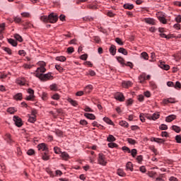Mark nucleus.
Returning <instances> with one entry per match:
<instances>
[{
	"mask_svg": "<svg viewBox=\"0 0 181 181\" xmlns=\"http://www.w3.org/2000/svg\"><path fill=\"white\" fill-rule=\"evenodd\" d=\"M35 77L40 78L41 81H47V80H53V76H52V73L43 74V73H46V68H45V66L38 67L35 71Z\"/></svg>",
	"mask_w": 181,
	"mask_h": 181,
	"instance_id": "obj_1",
	"label": "nucleus"
},
{
	"mask_svg": "<svg viewBox=\"0 0 181 181\" xmlns=\"http://www.w3.org/2000/svg\"><path fill=\"white\" fill-rule=\"evenodd\" d=\"M59 19V17L57 16V14L56 13H50L49 16H43L40 17V21L42 22H45V23L47 22H49V23H56Z\"/></svg>",
	"mask_w": 181,
	"mask_h": 181,
	"instance_id": "obj_2",
	"label": "nucleus"
},
{
	"mask_svg": "<svg viewBox=\"0 0 181 181\" xmlns=\"http://www.w3.org/2000/svg\"><path fill=\"white\" fill-rule=\"evenodd\" d=\"M98 163L102 165V166H105L107 165V161L105 160V155L103 153L98 154Z\"/></svg>",
	"mask_w": 181,
	"mask_h": 181,
	"instance_id": "obj_3",
	"label": "nucleus"
},
{
	"mask_svg": "<svg viewBox=\"0 0 181 181\" xmlns=\"http://www.w3.org/2000/svg\"><path fill=\"white\" fill-rule=\"evenodd\" d=\"M28 93L30 95L27 96L25 100H27V101H33L35 100V90L32 88H28Z\"/></svg>",
	"mask_w": 181,
	"mask_h": 181,
	"instance_id": "obj_4",
	"label": "nucleus"
},
{
	"mask_svg": "<svg viewBox=\"0 0 181 181\" xmlns=\"http://www.w3.org/2000/svg\"><path fill=\"white\" fill-rule=\"evenodd\" d=\"M13 121L18 128H21L23 125V122H22V119L18 116H14L13 117Z\"/></svg>",
	"mask_w": 181,
	"mask_h": 181,
	"instance_id": "obj_5",
	"label": "nucleus"
},
{
	"mask_svg": "<svg viewBox=\"0 0 181 181\" xmlns=\"http://www.w3.org/2000/svg\"><path fill=\"white\" fill-rule=\"evenodd\" d=\"M115 98L116 100H118V101H121V102L125 100V97L124 96V94H122V93H119V92H117V93H115Z\"/></svg>",
	"mask_w": 181,
	"mask_h": 181,
	"instance_id": "obj_6",
	"label": "nucleus"
},
{
	"mask_svg": "<svg viewBox=\"0 0 181 181\" xmlns=\"http://www.w3.org/2000/svg\"><path fill=\"white\" fill-rule=\"evenodd\" d=\"M160 117V115L158 113H154L152 116L149 115H146V117L147 119H153V121H156Z\"/></svg>",
	"mask_w": 181,
	"mask_h": 181,
	"instance_id": "obj_7",
	"label": "nucleus"
},
{
	"mask_svg": "<svg viewBox=\"0 0 181 181\" xmlns=\"http://www.w3.org/2000/svg\"><path fill=\"white\" fill-rule=\"evenodd\" d=\"M122 86L124 88H129L132 86V82L131 81H124L122 83Z\"/></svg>",
	"mask_w": 181,
	"mask_h": 181,
	"instance_id": "obj_8",
	"label": "nucleus"
},
{
	"mask_svg": "<svg viewBox=\"0 0 181 181\" xmlns=\"http://www.w3.org/2000/svg\"><path fill=\"white\" fill-rule=\"evenodd\" d=\"M4 139L5 141H6V143L7 144H13V139H12V136H11V134H6L5 136H4Z\"/></svg>",
	"mask_w": 181,
	"mask_h": 181,
	"instance_id": "obj_9",
	"label": "nucleus"
},
{
	"mask_svg": "<svg viewBox=\"0 0 181 181\" xmlns=\"http://www.w3.org/2000/svg\"><path fill=\"white\" fill-rule=\"evenodd\" d=\"M37 148H38L39 151H45V152H47V151L48 150L47 146H46V144H45V143L40 144L37 146Z\"/></svg>",
	"mask_w": 181,
	"mask_h": 181,
	"instance_id": "obj_10",
	"label": "nucleus"
},
{
	"mask_svg": "<svg viewBox=\"0 0 181 181\" xmlns=\"http://www.w3.org/2000/svg\"><path fill=\"white\" fill-rule=\"evenodd\" d=\"M109 52H110V54L115 56L117 53V47H115L114 45H112L109 49Z\"/></svg>",
	"mask_w": 181,
	"mask_h": 181,
	"instance_id": "obj_11",
	"label": "nucleus"
},
{
	"mask_svg": "<svg viewBox=\"0 0 181 181\" xmlns=\"http://www.w3.org/2000/svg\"><path fill=\"white\" fill-rule=\"evenodd\" d=\"M159 67H160V69H163V70H169V69H170V66L166 64H165V62H160L159 64Z\"/></svg>",
	"mask_w": 181,
	"mask_h": 181,
	"instance_id": "obj_12",
	"label": "nucleus"
},
{
	"mask_svg": "<svg viewBox=\"0 0 181 181\" xmlns=\"http://www.w3.org/2000/svg\"><path fill=\"white\" fill-rule=\"evenodd\" d=\"M144 22L148 25H156L155 21L153 18H144Z\"/></svg>",
	"mask_w": 181,
	"mask_h": 181,
	"instance_id": "obj_13",
	"label": "nucleus"
},
{
	"mask_svg": "<svg viewBox=\"0 0 181 181\" xmlns=\"http://www.w3.org/2000/svg\"><path fill=\"white\" fill-rule=\"evenodd\" d=\"M173 119H176V115H171L166 117L165 121H166V122H172V121H173Z\"/></svg>",
	"mask_w": 181,
	"mask_h": 181,
	"instance_id": "obj_14",
	"label": "nucleus"
},
{
	"mask_svg": "<svg viewBox=\"0 0 181 181\" xmlns=\"http://www.w3.org/2000/svg\"><path fill=\"white\" fill-rule=\"evenodd\" d=\"M16 83L20 86H25V84H26V79H25V78L17 79Z\"/></svg>",
	"mask_w": 181,
	"mask_h": 181,
	"instance_id": "obj_15",
	"label": "nucleus"
},
{
	"mask_svg": "<svg viewBox=\"0 0 181 181\" xmlns=\"http://www.w3.org/2000/svg\"><path fill=\"white\" fill-rule=\"evenodd\" d=\"M84 117L88 118V119H95V115L91 113H85Z\"/></svg>",
	"mask_w": 181,
	"mask_h": 181,
	"instance_id": "obj_16",
	"label": "nucleus"
},
{
	"mask_svg": "<svg viewBox=\"0 0 181 181\" xmlns=\"http://www.w3.org/2000/svg\"><path fill=\"white\" fill-rule=\"evenodd\" d=\"M139 80L140 83H145V80H146V74H143L139 76Z\"/></svg>",
	"mask_w": 181,
	"mask_h": 181,
	"instance_id": "obj_17",
	"label": "nucleus"
},
{
	"mask_svg": "<svg viewBox=\"0 0 181 181\" xmlns=\"http://www.w3.org/2000/svg\"><path fill=\"white\" fill-rule=\"evenodd\" d=\"M140 57L144 59V60H148L149 59V55H148V53L146 52H143L141 54Z\"/></svg>",
	"mask_w": 181,
	"mask_h": 181,
	"instance_id": "obj_18",
	"label": "nucleus"
},
{
	"mask_svg": "<svg viewBox=\"0 0 181 181\" xmlns=\"http://www.w3.org/2000/svg\"><path fill=\"white\" fill-rule=\"evenodd\" d=\"M126 169L132 172V170H134V166L132 165V163L128 162L126 165Z\"/></svg>",
	"mask_w": 181,
	"mask_h": 181,
	"instance_id": "obj_19",
	"label": "nucleus"
},
{
	"mask_svg": "<svg viewBox=\"0 0 181 181\" xmlns=\"http://www.w3.org/2000/svg\"><path fill=\"white\" fill-rule=\"evenodd\" d=\"M153 141L156 142L157 144H165V139H159V138H153Z\"/></svg>",
	"mask_w": 181,
	"mask_h": 181,
	"instance_id": "obj_20",
	"label": "nucleus"
},
{
	"mask_svg": "<svg viewBox=\"0 0 181 181\" xmlns=\"http://www.w3.org/2000/svg\"><path fill=\"white\" fill-rule=\"evenodd\" d=\"M8 43H10V45H11L12 46H13L14 47H16V46H18V42H16L15 41V40L12 39V38H9L8 40Z\"/></svg>",
	"mask_w": 181,
	"mask_h": 181,
	"instance_id": "obj_21",
	"label": "nucleus"
},
{
	"mask_svg": "<svg viewBox=\"0 0 181 181\" xmlns=\"http://www.w3.org/2000/svg\"><path fill=\"white\" fill-rule=\"evenodd\" d=\"M124 9H129L131 11V9H134V4H124Z\"/></svg>",
	"mask_w": 181,
	"mask_h": 181,
	"instance_id": "obj_22",
	"label": "nucleus"
},
{
	"mask_svg": "<svg viewBox=\"0 0 181 181\" xmlns=\"http://www.w3.org/2000/svg\"><path fill=\"white\" fill-rule=\"evenodd\" d=\"M69 103H70V104H71V105H73L74 107H77V105H78V103H77V101L71 99V98H69L68 99Z\"/></svg>",
	"mask_w": 181,
	"mask_h": 181,
	"instance_id": "obj_23",
	"label": "nucleus"
},
{
	"mask_svg": "<svg viewBox=\"0 0 181 181\" xmlns=\"http://www.w3.org/2000/svg\"><path fill=\"white\" fill-rule=\"evenodd\" d=\"M118 52L119 53L124 54V56H127V54H128V52L127 51V49H125V48L120 47L119 48Z\"/></svg>",
	"mask_w": 181,
	"mask_h": 181,
	"instance_id": "obj_24",
	"label": "nucleus"
},
{
	"mask_svg": "<svg viewBox=\"0 0 181 181\" xmlns=\"http://www.w3.org/2000/svg\"><path fill=\"white\" fill-rule=\"evenodd\" d=\"M49 88L50 90H52V91H57V90H59V88H57V84L56 83L50 85Z\"/></svg>",
	"mask_w": 181,
	"mask_h": 181,
	"instance_id": "obj_25",
	"label": "nucleus"
},
{
	"mask_svg": "<svg viewBox=\"0 0 181 181\" xmlns=\"http://www.w3.org/2000/svg\"><path fill=\"white\" fill-rule=\"evenodd\" d=\"M119 125L121 127H124V128H128V127H129V124H128V122H127L125 121H121L119 122Z\"/></svg>",
	"mask_w": 181,
	"mask_h": 181,
	"instance_id": "obj_26",
	"label": "nucleus"
},
{
	"mask_svg": "<svg viewBox=\"0 0 181 181\" xmlns=\"http://www.w3.org/2000/svg\"><path fill=\"white\" fill-rule=\"evenodd\" d=\"M117 175L119 176H125V173L124 172V170L119 168L117 170Z\"/></svg>",
	"mask_w": 181,
	"mask_h": 181,
	"instance_id": "obj_27",
	"label": "nucleus"
},
{
	"mask_svg": "<svg viewBox=\"0 0 181 181\" xmlns=\"http://www.w3.org/2000/svg\"><path fill=\"white\" fill-rule=\"evenodd\" d=\"M172 129L173 131H175V132H177V134H179V132H180V127L176 125H173L172 127Z\"/></svg>",
	"mask_w": 181,
	"mask_h": 181,
	"instance_id": "obj_28",
	"label": "nucleus"
},
{
	"mask_svg": "<svg viewBox=\"0 0 181 181\" xmlns=\"http://www.w3.org/2000/svg\"><path fill=\"white\" fill-rule=\"evenodd\" d=\"M115 42H116V43H117V45H119V46L124 45V42H122V40H121V38H119V37H117L115 39Z\"/></svg>",
	"mask_w": 181,
	"mask_h": 181,
	"instance_id": "obj_29",
	"label": "nucleus"
},
{
	"mask_svg": "<svg viewBox=\"0 0 181 181\" xmlns=\"http://www.w3.org/2000/svg\"><path fill=\"white\" fill-rule=\"evenodd\" d=\"M108 142H114L115 141V137L114 136L110 134L107 139Z\"/></svg>",
	"mask_w": 181,
	"mask_h": 181,
	"instance_id": "obj_30",
	"label": "nucleus"
},
{
	"mask_svg": "<svg viewBox=\"0 0 181 181\" xmlns=\"http://www.w3.org/2000/svg\"><path fill=\"white\" fill-rule=\"evenodd\" d=\"M92 90H93V86L91 85H88L85 88V91H86L87 93H91Z\"/></svg>",
	"mask_w": 181,
	"mask_h": 181,
	"instance_id": "obj_31",
	"label": "nucleus"
},
{
	"mask_svg": "<svg viewBox=\"0 0 181 181\" xmlns=\"http://www.w3.org/2000/svg\"><path fill=\"white\" fill-rule=\"evenodd\" d=\"M103 121H105V122L107 124H109V125H112V121L108 117H104Z\"/></svg>",
	"mask_w": 181,
	"mask_h": 181,
	"instance_id": "obj_32",
	"label": "nucleus"
},
{
	"mask_svg": "<svg viewBox=\"0 0 181 181\" xmlns=\"http://www.w3.org/2000/svg\"><path fill=\"white\" fill-rule=\"evenodd\" d=\"M147 175L149 176V177H155V176H156V172L150 171L147 173Z\"/></svg>",
	"mask_w": 181,
	"mask_h": 181,
	"instance_id": "obj_33",
	"label": "nucleus"
},
{
	"mask_svg": "<svg viewBox=\"0 0 181 181\" xmlns=\"http://www.w3.org/2000/svg\"><path fill=\"white\" fill-rule=\"evenodd\" d=\"M130 153L132 154V156L133 158H135V156H136V153H138V151H136V148H133V149L131 151Z\"/></svg>",
	"mask_w": 181,
	"mask_h": 181,
	"instance_id": "obj_34",
	"label": "nucleus"
},
{
	"mask_svg": "<svg viewBox=\"0 0 181 181\" xmlns=\"http://www.w3.org/2000/svg\"><path fill=\"white\" fill-rule=\"evenodd\" d=\"M54 153H57V155H60V153H62V151L60 150V148H59V147H54Z\"/></svg>",
	"mask_w": 181,
	"mask_h": 181,
	"instance_id": "obj_35",
	"label": "nucleus"
},
{
	"mask_svg": "<svg viewBox=\"0 0 181 181\" xmlns=\"http://www.w3.org/2000/svg\"><path fill=\"white\" fill-rule=\"evenodd\" d=\"M7 111L10 113V114H15V112H16V110H15V107H8Z\"/></svg>",
	"mask_w": 181,
	"mask_h": 181,
	"instance_id": "obj_36",
	"label": "nucleus"
},
{
	"mask_svg": "<svg viewBox=\"0 0 181 181\" xmlns=\"http://www.w3.org/2000/svg\"><path fill=\"white\" fill-rule=\"evenodd\" d=\"M3 50H4V52L8 53V54H12V50L10 48L4 47Z\"/></svg>",
	"mask_w": 181,
	"mask_h": 181,
	"instance_id": "obj_37",
	"label": "nucleus"
},
{
	"mask_svg": "<svg viewBox=\"0 0 181 181\" xmlns=\"http://www.w3.org/2000/svg\"><path fill=\"white\" fill-rule=\"evenodd\" d=\"M140 120L141 121V122H145V118H146V115L141 113L140 114Z\"/></svg>",
	"mask_w": 181,
	"mask_h": 181,
	"instance_id": "obj_38",
	"label": "nucleus"
},
{
	"mask_svg": "<svg viewBox=\"0 0 181 181\" xmlns=\"http://www.w3.org/2000/svg\"><path fill=\"white\" fill-rule=\"evenodd\" d=\"M61 156H62V158H63L65 160L69 159V154L67 153H66V152L62 153Z\"/></svg>",
	"mask_w": 181,
	"mask_h": 181,
	"instance_id": "obj_39",
	"label": "nucleus"
},
{
	"mask_svg": "<svg viewBox=\"0 0 181 181\" xmlns=\"http://www.w3.org/2000/svg\"><path fill=\"white\" fill-rule=\"evenodd\" d=\"M122 149L124 152H127V153H131V149H129V148H128L127 146H123Z\"/></svg>",
	"mask_w": 181,
	"mask_h": 181,
	"instance_id": "obj_40",
	"label": "nucleus"
},
{
	"mask_svg": "<svg viewBox=\"0 0 181 181\" xmlns=\"http://www.w3.org/2000/svg\"><path fill=\"white\" fill-rule=\"evenodd\" d=\"M52 100H60V95L58 93H55L52 96Z\"/></svg>",
	"mask_w": 181,
	"mask_h": 181,
	"instance_id": "obj_41",
	"label": "nucleus"
},
{
	"mask_svg": "<svg viewBox=\"0 0 181 181\" xmlns=\"http://www.w3.org/2000/svg\"><path fill=\"white\" fill-rule=\"evenodd\" d=\"M15 100H22V93H17L16 95H14Z\"/></svg>",
	"mask_w": 181,
	"mask_h": 181,
	"instance_id": "obj_42",
	"label": "nucleus"
},
{
	"mask_svg": "<svg viewBox=\"0 0 181 181\" xmlns=\"http://www.w3.org/2000/svg\"><path fill=\"white\" fill-rule=\"evenodd\" d=\"M56 60H58V62H66V57H57Z\"/></svg>",
	"mask_w": 181,
	"mask_h": 181,
	"instance_id": "obj_43",
	"label": "nucleus"
},
{
	"mask_svg": "<svg viewBox=\"0 0 181 181\" xmlns=\"http://www.w3.org/2000/svg\"><path fill=\"white\" fill-rule=\"evenodd\" d=\"M15 39H16V40H18V42H22L23 40L22 39V37L20 36L18 34H16L14 35Z\"/></svg>",
	"mask_w": 181,
	"mask_h": 181,
	"instance_id": "obj_44",
	"label": "nucleus"
},
{
	"mask_svg": "<svg viewBox=\"0 0 181 181\" xmlns=\"http://www.w3.org/2000/svg\"><path fill=\"white\" fill-rule=\"evenodd\" d=\"M127 142H129L131 145H135L136 144V141L132 139H127Z\"/></svg>",
	"mask_w": 181,
	"mask_h": 181,
	"instance_id": "obj_45",
	"label": "nucleus"
},
{
	"mask_svg": "<svg viewBox=\"0 0 181 181\" xmlns=\"http://www.w3.org/2000/svg\"><path fill=\"white\" fill-rule=\"evenodd\" d=\"M14 22L16 23H21V22H22V18L19 17H14Z\"/></svg>",
	"mask_w": 181,
	"mask_h": 181,
	"instance_id": "obj_46",
	"label": "nucleus"
},
{
	"mask_svg": "<svg viewBox=\"0 0 181 181\" xmlns=\"http://www.w3.org/2000/svg\"><path fill=\"white\" fill-rule=\"evenodd\" d=\"M158 19H159L160 22H161V23L166 24L168 22L166 21V18H165L164 17H159Z\"/></svg>",
	"mask_w": 181,
	"mask_h": 181,
	"instance_id": "obj_47",
	"label": "nucleus"
},
{
	"mask_svg": "<svg viewBox=\"0 0 181 181\" xmlns=\"http://www.w3.org/2000/svg\"><path fill=\"white\" fill-rule=\"evenodd\" d=\"M55 69H57L59 73H62L63 71V67H62L60 65H55Z\"/></svg>",
	"mask_w": 181,
	"mask_h": 181,
	"instance_id": "obj_48",
	"label": "nucleus"
},
{
	"mask_svg": "<svg viewBox=\"0 0 181 181\" xmlns=\"http://www.w3.org/2000/svg\"><path fill=\"white\" fill-rule=\"evenodd\" d=\"M160 129H161L162 131H166V129H168V125L166 124H161L160 126Z\"/></svg>",
	"mask_w": 181,
	"mask_h": 181,
	"instance_id": "obj_49",
	"label": "nucleus"
},
{
	"mask_svg": "<svg viewBox=\"0 0 181 181\" xmlns=\"http://www.w3.org/2000/svg\"><path fill=\"white\" fill-rule=\"evenodd\" d=\"M55 134L57 135V136H62V135H63V132L59 129H57L55 130Z\"/></svg>",
	"mask_w": 181,
	"mask_h": 181,
	"instance_id": "obj_50",
	"label": "nucleus"
},
{
	"mask_svg": "<svg viewBox=\"0 0 181 181\" xmlns=\"http://www.w3.org/2000/svg\"><path fill=\"white\" fill-rule=\"evenodd\" d=\"M107 145L109 148H117V146H118V144L115 143H109Z\"/></svg>",
	"mask_w": 181,
	"mask_h": 181,
	"instance_id": "obj_51",
	"label": "nucleus"
},
{
	"mask_svg": "<svg viewBox=\"0 0 181 181\" xmlns=\"http://www.w3.org/2000/svg\"><path fill=\"white\" fill-rule=\"evenodd\" d=\"M27 154L29 155L30 156H32V155H34V154H35V150H33V149H29V150L27 151Z\"/></svg>",
	"mask_w": 181,
	"mask_h": 181,
	"instance_id": "obj_52",
	"label": "nucleus"
},
{
	"mask_svg": "<svg viewBox=\"0 0 181 181\" xmlns=\"http://www.w3.org/2000/svg\"><path fill=\"white\" fill-rule=\"evenodd\" d=\"M35 121H36V117H30L28 119V122H31L32 124H33V122H35Z\"/></svg>",
	"mask_w": 181,
	"mask_h": 181,
	"instance_id": "obj_53",
	"label": "nucleus"
},
{
	"mask_svg": "<svg viewBox=\"0 0 181 181\" xmlns=\"http://www.w3.org/2000/svg\"><path fill=\"white\" fill-rule=\"evenodd\" d=\"M42 99L43 100V101H46L47 100V93H42Z\"/></svg>",
	"mask_w": 181,
	"mask_h": 181,
	"instance_id": "obj_54",
	"label": "nucleus"
},
{
	"mask_svg": "<svg viewBox=\"0 0 181 181\" xmlns=\"http://www.w3.org/2000/svg\"><path fill=\"white\" fill-rule=\"evenodd\" d=\"M139 170H140V172H141V173H146V168L144 165L140 167Z\"/></svg>",
	"mask_w": 181,
	"mask_h": 181,
	"instance_id": "obj_55",
	"label": "nucleus"
},
{
	"mask_svg": "<svg viewBox=\"0 0 181 181\" xmlns=\"http://www.w3.org/2000/svg\"><path fill=\"white\" fill-rule=\"evenodd\" d=\"M42 159L43 160H49V158L47 153H45L44 155H42Z\"/></svg>",
	"mask_w": 181,
	"mask_h": 181,
	"instance_id": "obj_56",
	"label": "nucleus"
},
{
	"mask_svg": "<svg viewBox=\"0 0 181 181\" xmlns=\"http://www.w3.org/2000/svg\"><path fill=\"white\" fill-rule=\"evenodd\" d=\"M117 61L119 62V63H121V64H123V65L125 64L124 63V59H122V57H117Z\"/></svg>",
	"mask_w": 181,
	"mask_h": 181,
	"instance_id": "obj_57",
	"label": "nucleus"
},
{
	"mask_svg": "<svg viewBox=\"0 0 181 181\" xmlns=\"http://www.w3.org/2000/svg\"><path fill=\"white\" fill-rule=\"evenodd\" d=\"M18 54L20 56H26V52H25V50H19Z\"/></svg>",
	"mask_w": 181,
	"mask_h": 181,
	"instance_id": "obj_58",
	"label": "nucleus"
},
{
	"mask_svg": "<svg viewBox=\"0 0 181 181\" xmlns=\"http://www.w3.org/2000/svg\"><path fill=\"white\" fill-rule=\"evenodd\" d=\"M74 52V47H69L67 48V52H68V53L71 54V53H73Z\"/></svg>",
	"mask_w": 181,
	"mask_h": 181,
	"instance_id": "obj_59",
	"label": "nucleus"
},
{
	"mask_svg": "<svg viewBox=\"0 0 181 181\" xmlns=\"http://www.w3.org/2000/svg\"><path fill=\"white\" fill-rule=\"evenodd\" d=\"M88 57V55L87 54H82L80 57L81 60H87V58Z\"/></svg>",
	"mask_w": 181,
	"mask_h": 181,
	"instance_id": "obj_60",
	"label": "nucleus"
},
{
	"mask_svg": "<svg viewBox=\"0 0 181 181\" xmlns=\"http://www.w3.org/2000/svg\"><path fill=\"white\" fill-rule=\"evenodd\" d=\"M175 140L177 141V142L178 144H181V136L180 135H177L175 136Z\"/></svg>",
	"mask_w": 181,
	"mask_h": 181,
	"instance_id": "obj_61",
	"label": "nucleus"
},
{
	"mask_svg": "<svg viewBox=\"0 0 181 181\" xmlns=\"http://www.w3.org/2000/svg\"><path fill=\"white\" fill-rule=\"evenodd\" d=\"M174 87H175V88H181L180 82L177 81L175 83V85L174 84Z\"/></svg>",
	"mask_w": 181,
	"mask_h": 181,
	"instance_id": "obj_62",
	"label": "nucleus"
},
{
	"mask_svg": "<svg viewBox=\"0 0 181 181\" xmlns=\"http://www.w3.org/2000/svg\"><path fill=\"white\" fill-rule=\"evenodd\" d=\"M175 21H176V22H177V23H180V22H181V16L180 15L177 16L175 18Z\"/></svg>",
	"mask_w": 181,
	"mask_h": 181,
	"instance_id": "obj_63",
	"label": "nucleus"
},
{
	"mask_svg": "<svg viewBox=\"0 0 181 181\" xmlns=\"http://www.w3.org/2000/svg\"><path fill=\"white\" fill-rule=\"evenodd\" d=\"M170 181H179L176 177H170L169 179Z\"/></svg>",
	"mask_w": 181,
	"mask_h": 181,
	"instance_id": "obj_64",
	"label": "nucleus"
}]
</instances>
